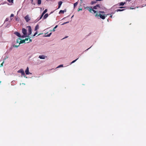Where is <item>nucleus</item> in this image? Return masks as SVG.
<instances>
[{"label":"nucleus","mask_w":146,"mask_h":146,"mask_svg":"<svg viewBox=\"0 0 146 146\" xmlns=\"http://www.w3.org/2000/svg\"><path fill=\"white\" fill-rule=\"evenodd\" d=\"M27 28L28 29V35H23L22 36H21V37L22 38H24L25 37H29V35L31 34L32 33V29H31V26H28L27 27Z\"/></svg>","instance_id":"f257e3e1"},{"label":"nucleus","mask_w":146,"mask_h":146,"mask_svg":"<svg viewBox=\"0 0 146 146\" xmlns=\"http://www.w3.org/2000/svg\"><path fill=\"white\" fill-rule=\"evenodd\" d=\"M95 16L96 17L99 16L100 18L102 19H105L106 18V16H105L104 15H102L101 14L98 15L97 13H96L95 14Z\"/></svg>","instance_id":"f03ea898"},{"label":"nucleus","mask_w":146,"mask_h":146,"mask_svg":"<svg viewBox=\"0 0 146 146\" xmlns=\"http://www.w3.org/2000/svg\"><path fill=\"white\" fill-rule=\"evenodd\" d=\"M86 8L88 10L90 13H92V11H93L94 13H96V11L93 9L92 7H87Z\"/></svg>","instance_id":"7ed1b4c3"},{"label":"nucleus","mask_w":146,"mask_h":146,"mask_svg":"<svg viewBox=\"0 0 146 146\" xmlns=\"http://www.w3.org/2000/svg\"><path fill=\"white\" fill-rule=\"evenodd\" d=\"M18 73H21L22 76H25V73L23 69H21L17 71Z\"/></svg>","instance_id":"20e7f679"},{"label":"nucleus","mask_w":146,"mask_h":146,"mask_svg":"<svg viewBox=\"0 0 146 146\" xmlns=\"http://www.w3.org/2000/svg\"><path fill=\"white\" fill-rule=\"evenodd\" d=\"M22 32L24 35H27V31L25 29L23 28L22 29Z\"/></svg>","instance_id":"39448f33"},{"label":"nucleus","mask_w":146,"mask_h":146,"mask_svg":"<svg viewBox=\"0 0 146 146\" xmlns=\"http://www.w3.org/2000/svg\"><path fill=\"white\" fill-rule=\"evenodd\" d=\"M47 9H45L44 11H43V12L42 13V14L41 15L39 19H38V20H40V19L43 17V15L47 12Z\"/></svg>","instance_id":"423d86ee"},{"label":"nucleus","mask_w":146,"mask_h":146,"mask_svg":"<svg viewBox=\"0 0 146 146\" xmlns=\"http://www.w3.org/2000/svg\"><path fill=\"white\" fill-rule=\"evenodd\" d=\"M25 19L26 22H28L30 20V19L28 15H27L25 17Z\"/></svg>","instance_id":"0eeeda50"},{"label":"nucleus","mask_w":146,"mask_h":146,"mask_svg":"<svg viewBox=\"0 0 146 146\" xmlns=\"http://www.w3.org/2000/svg\"><path fill=\"white\" fill-rule=\"evenodd\" d=\"M25 72L26 74L27 75H28L30 74H31L29 72V68L28 67H27V68L25 70Z\"/></svg>","instance_id":"6e6552de"},{"label":"nucleus","mask_w":146,"mask_h":146,"mask_svg":"<svg viewBox=\"0 0 146 146\" xmlns=\"http://www.w3.org/2000/svg\"><path fill=\"white\" fill-rule=\"evenodd\" d=\"M14 34L16 36H18V37H21V35L20 33L18 32H15L14 33Z\"/></svg>","instance_id":"1a4fd4ad"},{"label":"nucleus","mask_w":146,"mask_h":146,"mask_svg":"<svg viewBox=\"0 0 146 146\" xmlns=\"http://www.w3.org/2000/svg\"><path fill=\"white\" fill-rule=\"evenodd\" d=\"M39 58L41 59H44L45 58H47V56H45L44 55H40Z\"/></svg>","instance_id":"9d476101"},{"label":"nucleus","mask_w":146,"mask_h":146,"mask_svg":"<svg viewBox=\"0 0 146 146\" xmlns=\"http://www.w3.org/2000/svg\"><path fill=\"white\" fill-rule=\"evenodd\" d=\"M97 7H99V8L100 7V5H99V4L97 5H96L94 6L93 8L94 9H97Z\"/></svg>","instance_id":"9b49d317"},{"label":"nucleus","mask_w":146,"mask_h":146,"mask_svg":"<svg viewBox=\"0 0 146 146\" xmlns=\"http://www.w3.org/2000/svg\"><path fill=\"white\" fill-rule=\"evenodd\" d=\"M62 3V2L61 1H60L58 2V8H59L60 7Z\"/></svg>","instance_id":"f8f14e48"},{"label":"nucleus","mask_w":146,"mask_h":146,"mask_svg":"<svg viewBox=\"0 0 146 146\" xmlns=\"http://www.w3.org/2000/svg\"><path fill=\"white\" fill-rule=\"evenodd\" d=\"M48 14L47 13H46V14L44 15V16L43 17V19H46V18H47L48 17Z\"/></svg>","instance_id":"ddd939ff"},{"label":"nucleus","mask_w":146,"mask_h":146,"mask_svg":"<svg viewBox=\"0 0 146 146\" xmlns=\"http://www.w3.org/2000/svg\"><path fill=\"white\" fill-rule=\"evenodd\" d=\"M125 2H124V3H123V2H121L120 3H119V6H123L125 4Z\"/></svg>","instance_id":"4468645a"},{"label":"nucleus","mask_w":146,"mask_h":146,"mask_svg":"<svg viewBox=\"0 0 146 146\" xmlns=\"http://www.w3.org/2000/svg\"><path fill=\"white\" fill-rule=\"evenodd\" d=\"M25 40H21L20 41L19 44H20L23 43H25Z\"/></svg>","instance_id":"2eb2a0df"},{"label":"nucleus","mask_w":146,"mask_h":146,"mask_svg":"<svg viewBox=\"0 0 146 146\" xmlns=\"http://www.w3.org/2000/svg\"><path fill=\"white\" fill-rule=\"evenodd\" d=\"M66 10H61L60 11L59 13H64V12H66Z\"/></svg>","instance_id":"dca6fc26"},{"label":"nucleus","mask_w":146,"mask_h":146,"mask_svg":"<svg viewBox=\"0 0 146 146\" xmlns=\"http://www.w3.org/2000/svg\"><path fill=\"white\" fill-rule=\"evenodd\" d=\"M39 28V26L38 25H37L35 28V30H36L37 29H38Z\"/></svg>","instance_id":"f3484780"},{"label":"nucleus","mask_w":146,"mask_h":146,"mask_svg":"<svg viewBox=\"0 0 146 146\" xmlns=\"http://www.w3.org/2000/svg\"><path fill=\"white\" fill-rule=\"evenodd\" d=\"M124 10H125V9H118L117 10H116V11L117 12L121 11H124Z\"/></svg>","instance_id":"a211bd4d"},{"label":"nucleus","mask_w":146,"mask_h":146,"mask_svg":"<svg viewBox=\"0 0 146 146\" xmlns=\"http://www.w3.org/2000/svg\"><path fill=\"white\" fill-rule=\"evenodd\" d=\"M38 1V5H40L41 4V0H37Z\"/></svg>","instance_id":"6ab92c4d"},{"label":"nucleus","mask_w":146,"mask_h":146,"mask_svg":"<svg viewBox=\"0 0 146 146\" xmlns=\"http://www.w3.org/2000/svg\"><path fill=\"white\" fill-rule=\"evenodd\" d=\"M58 27V25H56L54 28L53 30H52L53 31H55V29H56Z\"/></svg>","instance_id":"aec40b11"},{"label":"nucleus","mask_w":146,"mask_h":146,"mask_svg":"<svg viewBox=\"0 0 146 146\" xmlns=\"http://www.w3.org/2000/svg\"><path fill=\"white\" fill-rule=\"evenodd\" d=\"M78 4V2H76L74 4V7H75Z\"/></svg>","instance_id":"412c9836"},{"label":"nucleus","mask_w":146,"mask_h":146,"mask_svg":"<svg viewBox=\"0 0 146 146\" xmlns=\"http://www.w3.org/2000/svg\"><path fill=\"white\" fill-rule=\"evenodd\" d=\"M14 15L13 14H11V16H10V18H11V20H12V19H13L12 18V17H14Z\"/></svg>","instance_id":"4be33fe9"},{"label":"nucleus","mask_w":146,"mask_h":146,"mask_svg":"<svg viewBox=\"0 0 146 146\" xmlns=\"http://www.w3.org/2000/svg\"><path fill=\"white\" fill-rule=\"evenodd\" d=\"M97 1H96H96H92L91 3L92 4H93L94 3H96Z\"/></svg>","instance_id":"5701e85b"},{"label":"nucleus","mask_w":146,"mask_h":146,"mask_svg":"<svg viewBox=\"0 0 146 146\" xmlns=\"http://www.w3.org/2000/svg\"><path fill=\"white\" fill-rule=\"evenodd\" d=\"M9 21V18H7L5 20V22H4V23H5V22H7V21Z\"/></svg>","instance_id":"b1692460"},{"label":"nucleus","mask_w":146,"mask_h":146,"mask_svg":"<svg viewBox=\"0 0 146 146\" xmlns=\"http://www.w3.org/2000/svg\"><path fill=\"white\" fill-rule=\"evenodd\" d=\"M78 59V58H77V59H76V60H73V61H72V62L71 63V64H72V63H74L76 61V60H77V59Z\"/></svg>","instance_id":"393cba45"},{"label":"nucleus","mask_w":146,"mask_h":146,"mask_svg":"<svg viewBox=\"0 0 146 146\" xmlns=\"http://www.w3.org/2000/svg\"><path fill=\"white\" fill-rule=\"evenodd\" d=\"M63 66V65L62 64H61V65H59V66H58L57 67V68H60L61 67H62Z\"/></svg>","instance_id":"a878e982"},{"label":"nucleus","mask_w":146,"mask_h":146,"mask_svg":"<svg viewBox=\"0 0 146 146\" xmlns=\"http://www.w3.org/2000/svg\"><path fill=\"white\" fill-rule=\"evenodd\" d=\"M52 34V33H50L49 34H48L46 36H50Z\"/></svg>","instance_id":"bb28decb"},{"label":"nucleus","mask_w":146,"mask_h":146,"mask_svg":"<svg viewBox=\"0 0 146 146\" xmlns=\"http://www.w3.org/2000/svg\"><path fill=\"white\" fill-rule=\"evenodd\" d=\"M52 34V33H50L49 34H48L46 36H50Z\"/></svg>","instance_id":"cd10ccee"},{"label":"nucleus","mask_w":146,"mask_h":146,"mask_svg":"<svg viewBox=\"0 0 146 146\" xmlns=\"http://www.w3.org/2000/svg\"><path fill=\"white\" fill-rule=\"evenodd\" d=\"M99 12L100 13H100L103 14V13H104V11H99Z\"/></svg>","instance_id":"c85d7f7f"},{"label":"nucleus","mask_w":146,"mask_h":146,"mask_svg":"<svg viewBox=\"0 0 146 146\" xmlns=\"http://www.w3.org/2000/svg\"><path fill=\"white\" fill-rule=\"evenodd\" d=\"M4 63V61H3V62L1 64V65H0V67H1V66H3V64Z\"/></svg>","instance_id":"c756f323"},{"label":"nucleus","mask_w":146,"mask_h":146,"mask_svg":"<svg viewBox=\"0 0 146 146\" xmlns=\"http://www.w3.org/2000/svg\"><path fill=\"white\" fill-rule=\"evenodd\" d=\"M82 10V8H79L78 9V11H79L80 10Z\"/></svg>","instance_id":"7c9ffc66"},{"label":"nucleus","mask_w":146,"mask_h":146,"mask_svg":"<svg viewBox=\"0 0 146 146\" xmlns=\"http://www.w3.org/2000/svg\"><path fill=\"white\" fill-rule=\"evenodd\" d=\"M37 34V32H36L34 35L33 36H35Z\"/></svg>","instance_id":"2f4dec72"},{"label":"nucleus","mask_w":146,"mask_h":146,"mask_svg":"<svg viewBox=\"0 0 146 146\" xmlns=\"http://www.w3.org/2000/svg\"><path fill=\"white\" fill-rule=\"evenodd\" d=\"M29 39V38H25V39H24V40H25V41H26V40L27 41V40H28Z\"/></svg>","instance_id":"473e14b6"},{"label":"nucleus","mask_w":146,"mask_h":146,"mask_svg":"<svg viewBox=\"0 0 146 146\" xmlns=\"http://www.w3.org/2000/svg\"><path fill=\"white\" fill-rule=\"evenodd\" d=\"M69 23V22H68V21L64 23H63V24H62V25H64V24H66L67 23Z\"/></svg>","instance_id":"72a5a7b5"},{"label":"nucleus","mask_w":146,"mask_h":146,"mask_svg":"<svg viewBox=\"0 0 146 146\" xmlns=\"http://www.w3.org/2000/svg\"><path fill=\"white\" fill-rule=\"evenodd\" d=\"M125 7H119V8H123Z\"/></svg>","instance_id":"f704fd0d"},{"label":"nucleus","mask_w":146,"mask_h":146,"mask_svg":"<svg viewBox=\"0 0 146 146\" xmlns=\"http://www.w3.org/2000/svg\"><path fill=\"white\" fill-rule=\"evenodd\" d=\"M19 45L18 46H17V45H15V46H14L15 47H17L18 46H19Z\"/></svg>","instance_id":"c9c22d12"},{"label":"nucleus","mask_w":146,"mask_h":146,"mask_svg":"<svg viewBox=\"0 0 146 146\" xmlns=\"http://www.w3.org/2000/svg\"><path fill=\"white\" fill-rule=\"evenodd\" d=\"M7 0L9 2H11V0Z\"/></svg>","instance_id":"e433bc0d"},{"label":"nucleus","mask_w":146,"mask_h":146,"mask_svg":"<svg viewBox=\"0 0 146 146\" xmlns=\"http://www.w3.org/2000/svg\"><path fill=\"white\" fill-rule=\"evenodd\" d=\"M102 0H96V1H102Z\"/></svg>","instance_id":"4c0bfd02"},{"label":"nucleus","mask_w":146,"mask_h":146,"mask_svg":"<svg viewBox=\"0 0 146 146\" xmlns=\"http://www.w3.org/2000/svg\"><path fill=\"white\" fill-rule=\"evenodd\" d=\"M13 0H11V2L12 3H13Z\"/></svg>","instance_id":"58836bf2"},{"label":"nucleus","mask_w":146,"mask_h":146,"mask_svg":"<svg viewBox=\"0 0 146 146\" xmlns=\"http://www.w3.org/2000/svg\"><path fill=\"white\" fill-rule=\"evenodd\" d=\"M31 3H32L33 1V0H31Z\"/></svg>","instance_id":"ea45409f"},{"label":"nucleus","mask_w":146,"mask_h":146,"mask_svg":"<svg viewBox=\"0 0 146 146\" xmlns=\"http://www.w3.org/2000/svg\"><path fill=\"white\" fill-rule=\"evenodd\" d=\"M110 17L111 18H112V16L111 15Z\"/></svg>","instance_id":"a19ab883"},{"label":"nucleus","mask_w":146,"mask_h":146,"mask_svg":"<svg viewBox=\"0 0 146 146\" xmlns=\"http://www.w3.org/2000/svg\"><path fill=\"white\" fill-rule=\"evenodd\" d=\"M30 41L31 42L32 41V40L31 39H29Z\"/></svg>","instance_id":"79ce46f5"},{"label":"nucleus","mask_w":146,"mask_h":146,"mask_svg":"<svg viewBox=\"0 0 146 146\" xmlns=\"http://www.w3.org/2000/svg\"><path fill=\"white\" fill-rule=\"evenodd\" d=\"M127 1H130L131 0H127Z\"/></svg>","instance_id":"37998d69"},{"label":"nucleus","mask_w":146,"mask_h":146,"mask_svg":"<svg viewBox=\"0 0 146 146\" xmlns=\"http://www.w3.org/2000/svg\"><path fill=\"white\" fill-rule=\"evenodd\" d=\"M91 47H90V48H88V49H87L86 50H88L89 49V48H90Z\"/></svg>","instance_id":"c03bdc74"},{"label":"nucleus","mask_w":146,"mask_h":146,"mask_svg":"<svg viewBox=\"0 0 146 146\" xmlns=\"http://www.w3.org/2000/svg\"><path fill=\"white\" fill-rule=\"evenodd\" d=\"M29 42H29H27V43H28V42Z\"/></svg>","instance_id":"a18cd8bd"},{"label":"nucleus","mask_w":146,"mask_h":146,"mask_svg":"<svg viewBox=\"0 0 146 146\" xmlns=\"http://www.w3.org/2000/svg\"><path fill=\"white\" fill-rule=\"evenodd\" d=\"M1 82V81H0V82Z\"/></svg>","instance_id":"49530a36"},{"label":"nucleus","mask_w":146,"mask_h":146,"mask_svg":"<svg viewBox=\"0 0 146 146\" xmlns=\"http://www.w3.org/2000/svg\"><path fill=\"white\" fill-rule=\"evenodd\" d=\"M47 1H48V0H46Z\"/></svg>","instance_id":"de8ad7c7"}]
</instances>
